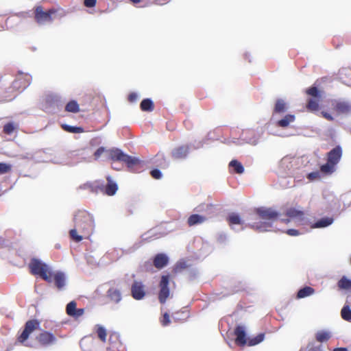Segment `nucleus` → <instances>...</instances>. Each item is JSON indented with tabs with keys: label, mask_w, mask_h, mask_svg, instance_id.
<instances>
[{
	"label": "nucleus",
	"mask_w": 351,
	"mask_h": 351,
	"mask_svg": "<svg viewBox=\"0 0 351 351\" xmlns=\"http://www.w3.org/2000/svg\"><path fill=\"white\" fill-rule=\"evenodd\" d=\"M145 286L142 281L134 280L131 285V295L136 300H141L145 295Z\"/></svg>",
	"instance_id": "nucleus-13"
},
{
	"label": "nucleus",
	"mask_w": 351,
	"mask_h": 351,
	"mask_svg": "<svg viewBox=\"0 0 351 351\" xmlns=\"http://www.w3.org/2000/svg\"><path fill=\"white\" fill-rule=\"evenodd\" d=\"M56 12L55 9H50L45 12L41 6H37L34 11L35 21L40 25L53 21L52 15Z\"/></svg>",
	"instance_id": "nucleus-7"
},
{
	"label": "nucleus",
	"mask_w": 351,
	"mask_h": 351,
	"mask_svg": "<svg viewBox=\"0 0 351 351\" xmlns=\"http://www.w3.org/2000/svg\"><path fill=\"white\" fill-rule=\"evenodd\" d=\"M169 276L162 275L160 282V291L158 295V299L161 304L165 303L167 298L169 295Z\"/></svg>",
	"instance_id": "nucleus-10"
},
{
	"label": "nucleus",
	"mask_w": 351,
	"mask_h": 351,
	"mask_svg": "<svg viewBox=\"0 0 351 351\" xmlns=\"http://www.w3.org/2000/svg\"><path fill=\"white\" fill-rule=\"evenodd\" d=\"M227 221L231 228L232 230L239 232L240 230H243L244 229L243 227L240 229H237L234 226L240 225L243 226L244 224V221L241 219L240 215L236 213H230L228 214L227 217Z\"/></svg>",
	"instance_id": "nucleus-20"
},
{
	"label": "nucleus",
	"mask_w": 351,
	"mask_h": 351,
	"mask_svg": "<svg viewBox=\"0 0 351 351\" xmlns=\"http://www.w3.org/2000/svg\"><path fill=\"white\" fill-rule=\"evenodd\" d=\"M155 162L162 168H167L169 167V162L167 161L163 154L158 153L155 158Z\"/></svg>",
	"instance_id": "nucleus-39"
},
{
	"label": "nucleus",
	"mask_w": 351,
	"mask_h": 351,
	"mask_svg": "<svg viewBox=\"0 0 351 351\" xmlns=\"http://www.w3.org/2000/svg\"><path fill=\"white\" fill-rule=\"evenodd\" d=\"M65 110L69 112L76 113L79 112L80 108L77 102L75 100L70 101L65 106Z\"/></svg>",
	"instance_id": "nucleus-40"
},
{
	"label": "nucleus",
	"mask_w": 351,
	"mask_h": 351,
	"mask_svg": "<svg viewBox=\"0 0 351 351\" xmlns=\"http://www.w3.org/2000/svg\"><path fill=\"white\" fill-rule=\"evenodd\" d=\"M293 158L287 156L281 159L279 163V169L282 173L290 176L293 173Z\"/></svg>",
	"instance_id": "nucleus-16"
},
{
	"label": "nucleus",
	"mask_w": 351,
	"mask_h": 351,
	"mask_svg": "<svg viewBox=\"0 0 351 351\" xmlns=\"http://www.w3.org/2000/svg\"><path fill=\"white\" fill-rule=\"evenodd\" d=\"M335 165L331 163L327 160V162L324 165H322L320 167V170L322 173L330 174L334 172Z\"/></svg>",
	"instance_id": "nucleus-41"
},
{
	"label": "nucleus",
	"mask_w": 351,
	"mask_h": 351,
	"mask_svg": "<svg viewBox=\"0 0 351 351\" xmlns=\"http://www.w3.org/2000/svg\"><path fill=\"white\" fill-rule=\"evenodd\" d=\"M75 227L79 231L89 233L94 228V219L89 213L85 210L78 211L74 216Z\"/></svg>",
	"instance_id": "nucleus-4"
},
{
	"label": "nucleus",
	"mask_w": 351,
	"mask_h": 351,
	"mask_svg": "<svg viewBox=\"0 0 351 351\" xmlns=\"http://www.w3.org/2000/svg\"><path fill=\"white\" fill-rule=\"evenodd\" d=\"M96 328H97L96 332H97L98 337L102 342H106V328L99 324H97Z\"/></svg>",
	"instance_id": "nucleus-42"
},
{
	"label": "nucleus",
	"mask_w": 351,
	"mask_h": 351,
	"mask_svg": "<svg viewBox=\"0 0 351 351\" xmlns=\"http://www.w3.org/2000/svg\"><path fill=\"white\" fill-rule=\"evenodd\" d=\"M190 147L189 145H180L175 147L171 151V157L174 160H184L189 154Z\"/></svg>",
	"instance_id": "nucleus-18"
},
{
	"label": "nucleus",
	"mask_w": 351,
	"mask_h": 351,
	"mask_svg": "<svg viewBox=\"0 0 351 351\" xmlns=\"http://www.w3.org/2000/svg\"><path fill=\"white\" fill-rule=\"evenodd\" d=\"M322 114L327 120L332 121L334 119L333 117L330 113H328L327 112L323 111V112H322Z\"/></svg>",
	"instance_id": "nucleus-61"
},
{
	"label": "nucleus",
	"mask_w": 351,
	"mask_h": 351,
	"mask_svg": "<svg viewBox=\"0 0 351 351\" xmlns=\"http://www.w3.org/2000/svg\"><path fill=\"white\" fill-rule=\"evenodd\" d=\"M170 323L169 315L167 313H164L162 324L164 326H167Z\"/></svg>",
	"instance_id": "nucleus-58"
},
{
	"label": "nucleus",
	"mask_w": 351,
	"mask_h": 351,
	"mask_svg": "<svg viewBox=\"0 0 351 351\" xmlns=\"http://www.w3.org/2000/svg\"><path fill=\"white\" fill-rule=\"evenodd\" d=\"M31 75L19 73L16 79L12 82V88L17 90H23L31 84Z\"/></svg>",
	"instance_id": "nucleus-11"
},
{
	"label": "nucleus",
	"mask_w": 351,
	"mask_h": 351,
	"mask_svg": "<svg viewBox=\"0 0 351 351\" xmlns=\"http://www.w3.org/2000/svg\"><path fill=\"white\" fill-rule=\"evenodd\" d=\"M334 222V218L332 217H324L320 218L315 223H309L308 226H310L311 228H324L330 226Z\"/></svg>",
	"instance_id": "nucleus-23"
},
{
	"label": "nucleus",
	"mask_w": 351,
	"mask_h": 351,
	"mask_svg": "<svg viewBox=\"0 0 351 351\" xmlns=\"http://www.w3.org/2000/svg\"><path fill=\"white\" fill-rule=\"evenodd\" d=\"M62 128L69 133L80 134L84 132V129L82 127L72 126L67 124L62 125Z\"/></svg>",
	"instance_id": "nucleus-38"
},
{
	"label": "nucleus",
	"mask_w": 351,
	"mask_h": 351,
	"mask_svg": "<svg viewBox=\"0 0 351 351\" xmlns=\"http://www.w3.org/2000/svg\"><path fill=\"white\" fill-rule=\"evenodd\" d=\"M77 230L78 229L75 227V228L71 229L70 230L69 234H70L71 238L73 241H75L76 242H80V241H81L82 240V237L79 235V234H77Z\"/></svg>",
	"instance_id": "nucleus-50"
},
{
	"label": "nucleus",
	"mask_w": 351,
	"mask_h": 351,
	"mask_svg": "<svg viewBox=\"0 0 351 351\" xmlns=\"http://www.w3.org/2000/svg\"><path fill=\"white\" fill-rule=\"evenodd\" d=\"M60 102V97L56 94H48L45 96L43 106L45 111L51 112L52 109L58 107Z\"/></svg>",
	"instance_id": "nucleus-14"
},
{
	"label": "nucleus",
	"mask_w": 351,
	"mask_h": 351,
	"mask_svg": "<svg viewBox=\"0 0 351 351\" xmlns=\"http://www.w3.org/2000/svg\"><path fill=\"white\" fill-rule=\"evenodd\" d=\"M77 303L71 301L66 305V312L68 315L77 319L84 313V308H77Z\"/></svg>",
	"instance_id": "nucleus-21"
},
{
	"label": "nucleus",
	"mask_w": 351,
	"mask_h": 351,
	"mask_svg": "<svg viewBox=\"0 0 351 351\" xmlns=\"http://www.w3.org/2000/svg\"><path fill=\"white\" fill-rule=\"evenodd\" d=\"M140 107L143 111L152 112L154 110V103L151 99H144L141 102Z\"/></svg>",
	"instance_id": "nucleus-35"
},
{
	"label": "nucleus",
	"mask_w": 351,
	"mask_h": 351,
	"mask_svg": "<svg viewBox=\"0 0 351 351\" xmlns=\"http://www.w3.org/2000/svg\"><path fill=\"white\" fill-rule=\"evenodd\" d=\"M286 215L290 218L295 219L301 225L307 226L311 223V220L305 217L304 212L295 208L287 209Z\"/></svg>",
	"instance_id": "nucleus-12"
},
{
	"label": "nucleus",
	"mask_w": 351,
	"mask_h": 351,
	"mask_svg": "<svg viewBox=\"0 0 351 351\" xmlns=\"http://www.w3.org/2000/svg\"><path fill=\"white\" fill-rule=\"evenodd\" d=\"M341 156L342 149L339 145H337L328 152L327 160L336 165L339 162Z\"/></svg>",
	"instance_id": "nucleus-25"
},
{
	"label": "nucleus",
	"mask_w": 351,
	"mask_h": 351,
	"mask_svg": "<svg viewBox=\"0 0 351 351\" xmlns=\"http://www.w3.org/2000/svg\"><path fill=\"white\" fill-rule=\"evenodd\" d=\"M138 97V95L136 93H131L128 95V101L132 103L135 102L137 100Z\"/></svg>",
	"instance_id": "nucleus-59"
},
{
	"label": "nucleus",
	"mask_w": 351,
	"mask_h": 351,
	"mask_svg": "<svg viewBox=\"0 0 351 351\" xmlns=\"http://www.w3.org/2000/svg\"><path fill=\"white\" fill-rule=\"evenodd\" d=\"M315 290L311 287H304L300 289L297 294L298 298H303L312 295Z\"/></svg>",
	"instance_id": "nucleus-37"
},
{
	"label": "nucleus",
	"mask_w": 351,
	"mask_h": 351,
	"mask_svg": "<svg viewBox=\"0 0 351 351\" xmlns=\"http://www.w3.org/2000/svg\"><path fill=\"white\" fill-rule=\"evenodd\" d=\"M338 287L343 290L351 289V280L343 276L337 282Z\"/></svg>",
	"instance_id": "nucleus-36"
},
{
	"label": "nucleus",
	"mask_w": 351,
	"mask_h": 351,
	"mask_svg": "<svg viewBox=\"0 0 351 351\" xmlns=\"http://www.w3.org/2000/svg\"><path fill=\"white\" fill-rule=\"evenodd\" d=\"M54 284L58 290L64 289L66 285V274L60 271L56 272L53 274Z\"/></svg>",
	"instance_id": "nucleus-24"
},
{
	"label": "nucleus",
	"mask_w": 351,
	"mask_h": 351,
	"mask_svg": "<svg viewBox=\"0 0 351 351\" xmlns=\"http://www.w3.org/2000/svg\"><path fill=\"white\" fill-rule=\"evenodd\" d=\"M332 351H348L347 348H334Z\"/></svg>",
	"instance_id": "nucleus-64"
},
{
	"label": "nucleus",
	"mask_w": 351,
	"mask_h": 351,
	"mask_svg": "<svg viewBox=\"0 0 351 351\" xmlns=\"http://www.w3.org/2000/svg\"><path fill=\"white\" fill-rule=\"evenodd\" d=\"M106 180L108 182L105 187V193L109 196L114 195L118 190V185L110 176L106 177Z\"/></svg>",
	"instance_id": "nucleus-30"
},
{
	"label": "nucleus",
	"mask_w": 351,
	"mask_h": 351,
	"mask_svg": "<svg viewBox=\"0 0 351 351\" xmlns=\"http://www.w3.org/2000/svg\"><path fill=\"white\" fill-rule=\"evenodd\" d=\"M40 328V322L37 319H31L27 321L25 324V328L21 334L18 337L20 343H23L28 338L29 335L36 329Z\"/></svg>",
	"instance_id": "nucleus-9"
},
{
	"label": "nucleus",
	"mask_w": 351,
	"mask_h": 351,
	"mask_svg": "<svg viewBox=\"0 0 351 351\" xmlns=\"http://www.w3.org/2000/svg\"><path fill=\"white\" fill-rule=\"evenodd\" d=\"M341 317L346 321H351V309L349 306H344L341 309Z\"/></svg>",
	"instance_id": "nucleus-44"
},
{
	"label": "nucleus",
	"mask_w": 351,
	"mask_h": 351,
	"mask_svg": "<svg viewBox=\"0 0 351 351\" xmlns=\"http://www.w3.org/2000/svg\"><path fill=\"white\" fill-rule=\"evenodd\" d=\"M71 158L69 153L64 154V153H58L53 156L52 154L49 158V162H52L56 165H73L74 163L71 162L69 160V158Z\"/></svg>",
	"instance_id": "nucleus-19"
},
{
	"label": "nucleus",
	"mask_w": 351,
	"mask_h": 351,
	"mask_svg": "<svg viewBox=\"0 0 351 351\" xmlns=\"http://www.w3.org/2000/svg\"><path fill=\"white\" fill-rule=\"evenodd\" d=\"M295 120L294 114H286L283 115H271L270 121L277 127L286 128L290 123H293Z\"/></svg>",
	"instance_id": "nucleus-8"
},
{
	"label": "nucleus",
	"mask_w": 351,
	"mask_h": 351,
	"mask_svg": "<svg viewBox=\"0 0 351 351\" xmlns=\"http://www.w3.org/2000/svg\"><path fill=\"white\" fill-rule=\"evenodd\" d=\"M285 232L291 237H297L303 234V232H300L298 230L296 229H288L286 230Z\"/></svg>",
	"instance_id": "nucleus-55"
},
{
	"label": "nucleus",
	"mask_w": 351,
	"mask_h": 351,
	"mask_svg": "<svg viewBox=\"0 0 351 351\" xmlns=\"http://www.w3.org/2000/svg\"><path fill=\"white\" fill-rule=\"evenodd\" d=\"M217 240L219 243L225 244L228 240L227 234L224 232H219L217 234Z\"/></svg>",
	"instance_id": "nucleus-52"
},
{
	"label": "nucleus",
	"mask_w": 351,
	"mask_h": 351,
	"mask_svg": "<svg viewBox=\"0 0 351 351\" xmlns=\"http://www.w3.org/2000/svg\"><path fill=\"white\" fill-rule=\"evenodd\" d=\"M307 179L312 182L321 178V173L319 171L311 172L306 175Z\"/></svg>",
	"instance_id": "nucleus-49"
},
{
	"label": "nucleus",
	"mask_w": 351,
	"mask_h": 351,
	"mask_svg": "<svg viewBox=\"0 0 351 351\" xmlns=\"http://www.w3.org/2000/svg\"><path fill=\"white\" fill-rule=\"evenodd\" d=\"M288 107L287 103L282 99H278L276 101L272 115H283L287 110Z\"/></svg>",
	"instance_id": "nucleus-29"
},
{
	"label": "nucleus",
	"mask_w": 351,
	"mask_h": 351,
	"mask_svg": "<svg viewBox=\"0 0 351 351\" xmlns=\"http://www.w3.org/2000/svg\"><path fill=\"white\" fill-rule=\"evenodd\" d=\"M262 134L263 132L261 130L247 129L242 131L240 135V140L245 143L256 145L258 143Z\"/></svg>",
	"instance_id": "nucleus-6"
},
{
	"label": "nucleus",
	"mask_w": 351,
	"mask_h": 351,
	"mask_svg": "<svg viewBox=\"0 0 351 351\" xmlns=\"http://www.w3.org/2000/svg\"><path fill=\"white\" fill-rule=\"evenodd\" d=\"M150 174L154 179H160L162 176V172L158 169H154L150 171Z\"/></svg>",
	"instance_id": "nucleus-54"
},
{
	"label": "nucleus",
	"mask_w": 351,
	"mask_h": 351,
	"mask_svg": "<svg viewBox=\"0 0 351 351\" xmlns=\"http://www.w3.org/2000/svg\"><path fill=\"white\" fill-rule=\"evenodd\" d=\"M255 213L261 220L249 223V227L259 232L271 231L273 223L279 216L278 212L271 208L260 207L255 209Z\"/></svg>",
	"instance_id": "nucleus-1"
},
{
	"label": "nucleus",
	"mask_w": 351,
	"mask_h": 351,
	"mask_svg": "<svg viewBox=\"0 0 351 351\" xmlns=\"http://www.w3.org/2000/svg\"><path fill=\"white\" fill-rule=\"evenodd\" d=\"M300 351H322L321 346H312L308 350H300Z\"/></svg>",
	"instance_id": "nucleus-63"
},
{
	"label": "nucleus",
	"mask_w": 351,
	"mask_h": 351,
	"mask_svg": "<svg viewBox=\"0 0 351 351\" xmlns=\"http://www.w3.org/2000/svg\"><path fill=\"white\" fill-rule=\"evenodd\" d=\"M107 295L110 298V300L114 303H119L121 299V291L116 288H110L107 291Z\"/></svg>",
	"instance_id": "nucleus-31"
},
{
	"label": "nucleus",
	"mask_w": 351,
	"mask_h": 351,
	"mask_svg": "<svg viewBox=\"0 0 351 351\" xmlns=\"http://www.w3.org/2000/svg\"><path fill=\"white\" fill-rule=\"evenodd\" d=\"M330 337V332L326 330H319L315 334L316 340L320 343L327 341Z\"/></svg>",
	"instance_id": "nucleus-34"
},
{
	"label": "nucleus",
	"mask_w": 351,
	"mask_h": 351,
	"mask_svg": "<svg viewBox=\"0 0 351 351\" xmlns=\"http://www.w3.org/2000/svg\"><path fill=\"white\" fill-rule=\"evenodd\" d=\"M97 0H84V4L86 8H93L96 5Z\"/></svg>",
	"instance_id": "nucleus-57"
},
{
	"label": "nucleus",
	"mask_w": 351,
	"mask_h": 351,
	"mask_svg": "<svg viewBox=\"0 0 351 351\" xmlns=\"http://www.w3.org/2000/svg\"><path fill=\"white\" fill-rule=\"evenodd\" d=\"M235 342L239 346H245L247 343L245 328L243 326H237L234 329Z\"/></svg>",
	"instance_id": "nucleus-26"
},
{
	"label": "nucleus",
	"mask_w": 351,
	"mask_h": 351,
	"mask_svg": "<svg viewBox=\"0 0 351 351\" xmlns=\"http://www.w3.org/2000/svg\"><path fill=\"white\" fill-rule=\"evenodd\" d=\"M204 141H198V142H195V143L192 145V146H193V147L194 149H199V148L202 147H203V145H204Z\"/></svg>",
	"instance_id": "nucleus-60"
},
{
	"label": "nucleus",
	"mask_w": 351,
	"mask_h": 351,
	"mask_svg": "<svg viewBox=\"0 0 351 351\" xmlns=\"http://www.w3.org/2000/svg\"><path fill=\"white\" fill-rule=\"evenodd\" d=\"M37 341L44 346H49L57 341L56 337L50 332L43 331L36 337Z\"/></svg>",
	"instance_id": "nucleus-17"
},
{
	"label": "nucleus",
	"mask_w": 351,
	"mask_h": 351,
	"mask_svg": "<svg viewBox=\"0 0 351 351\" xmlns=\"http://www.w3.org/2000/svg\"><path fill=\"white\" fill-rule=\"evenodd\" d=\"M165 234L160 232L157 228L150 229L147 232L143 234L141 237V240L134 243L132 247L126 250V253H132L138 249L142 245L143 241H151L153 239L160 238Z\"/></svg>",
	"instance_id": "nucleus-5"
},
{
	"label": "nucleus",
	"mask_w": 351,
	"mask_h": 351,
	"mask_svg": "<svg viewBox=\"0 0 351 351\" xmlns=\"http://www.w3.org/2000/svg\"><path fill=\"white\" fill-rule=\"evenodd\" d=\"M334 108L339 114H348L351 112V103L348 101H337Z\"/></svg>",
	"instance_id": "nucleus-27"
},
{
	"label": "nucleus",
	"mask_w": 351,
	"mask_h": 351,
	"mask_svg": "<svg viewBox=\"0 0 351 351\" xmlns=\"http://www.w3.org/2000/svg\"><path fill=\"white\" fill-rule=\"evenodd\" d=\"M169 263V257L167 254L164 253L157 254L153 260L154 265L157 269H162L166 265H167Z\"/></svg>",
	"instance_id": "nucleus-28"
},
{
	"label": "nucleus",
	"mask_w": 351,
	"mask_h": 351,
	"mask_svg": "<svg viewBox=\"0 0 351 351\" xmlns=\"http://www.w3.org/2000/svg\"><path fill=\"white\" fill-rule=\"evenodd\" d=\"M108 159L112 160V168L114 170L120 171L122 169V165L117 162L125 163L130 171L134 172V167L141 164V160L136 157H133L125 154L121 149L112 148L108 150Z\"/></svg>",
	"instance_id": "nucleus-2"
},
{
	"label": "nucleus",
	"mask_w": 351,
	"mask_h": 351,
	"mask_svg": "<svg viewBox=\"0 0 351 351\" xmlns=\"http://www.w3.org/2000/svg\"><path fill=\"white\" fill-rule=\"evenodd\" d=\"M71 158H77V161L75 163L80 162H91L93 159L88 149H83L77 151H71L69 152Z\"/></svg>",
	"instance_id": "nucleus-15"
},
{
	"label": "nucleus",
	"mask_w": 351,
	"mask_h": 351,
	"mask_svg": "<svg viewBox=\"0 0 351 351\" xmlns=\"http://www.w3.org/2000/svg\"><path fill=\"white\" fill-rule=\"evenodd\" d=\"M186 267L187 264L185 261H180L176 263L173 269L175 272H179L182 269H185Z\"/></svg>",
	"instance_id": "nucleus-53"
},
{
	"label": "nucleus",
	"mask_w": 351,
	"mask_h": 351,
	"mask_svg": "<svg viewBox=\"0 0 351 351\" xmlns=\"http://www.w3.org/2000/svg\"><path fill=\"white\" fill-rule=\"evenodd\" d=\"M12 168V165L5 163V162H0V175L5 174L11 171Z\"/></svg>",
	"instance_id": "nucleus-45"
},
{
	"label": "nucleus",
	"mask_w": 351,
	"mask_h": 351,
	"mask_svg": "<svg viewBox=\"0 0 351 351\" xmlns=\"http://www.w3.org/2000/svg\"><path fill=\"white\" fill-rule=\"evenodd\" d=\"M51 152L49 149L38 151L32 155V159L36 162H49V158L51 155Z\"/></svg>",
	"instance_id": "nucleus-22"
},
{
	"label": "nucleus",
	"mask_w": 351,
	"mask_h": 351,
	"mask_svg": "<svg viewBox=\"0 0 351 351\" xmlns=\"http://www.w3.org/2000/svg\"><path fill=\"white\" fill-rule=\"evenodd\" d=\"M265 338V334L264 333H260L257 336L250 339L248 341V346H256L261 342H262L264 340Z\"/></svg>",
	"instance_id": "nucleus-43"
},
{
	"label": "nucleus",
	"mask_w": 351,
	"mask_h": 351,
	"mask_svg": "<svg viewBox=\"0 0 351 351\" xmlns=\"http://www.w3.org/2000/svg\"><path fill=\"white\" fill-rule=\"evenodd\" d=\"M319 108L318 101L310 99L307 104V108L312 111L317 110Z\"/></svg>",
	"instance_id": "nucleus-48"
},
{
	"label": "nucleus",
	"mask_w": 351,
	"mask_h": 351,
	"mask_svg": "<svg viewBox=\"0 0 351 351\" xmlns=\"http://www.w3.org/2000/svg\"><path fill=\"white\" fill-rule=\"evenodd\" d=\"M206 217L198 214H193L191 215L188 218V224L189 226H193L195 225L203 223L204 221H206Z\"/></svg>",
	"instance_id": "nucleus-32"
},
{
	"label": "nucleus",
	"mask_w": 351,
	"mask_h": 351,
	"mask_svg": "<svg viewBox=\"0 0 351 351\" xmlns=\"http://www.w3.org/2000/svg\"><path fill=\"white\" fill-rule=\"evenodd\" d=\"M202 247L201 248V252H199L202 256H206L212 251V247L207 242H202Z\"/></svg>",
	"instance_id": "nucleus-46"
},
{
	"label": "nucleus",
	"mask_w": 351,
	"mask_h": 351,
	"mask_svg": "<svg viewBox=\"0 0 351 351\" xmlns=\"http://www.w3.org/2000/svg\"><path fill=\"white\" fill-rule=\"evenodd\" d=\"M180 313H176L173 314V318L175 319V320H185L188 315H185L184 317H180Z\"/></svg>",
	"instance_id": "nucleus-62"
},
{
	"label": "nucleus",
	"mask_w": 351,
	"mask_h": 351,
	"mask_svg": "<svg viewBox=\"0 0 351 351\" xmlns=\"http://www.w3.org/2000/svg\"><path fill=\"white\" fill-rule=\"evenodd\" d=\"M306 93L308 95H309L312 97H314L315 98L319 99L321 97L320 93H319V90L317 89V88L315 86H313L310 88L306 89Z\"/></svg>",
	"instance_id": "nucleus-47"
},
{
	"label": "nucleus",
	"mask_w": 351,
	"mask_h": 351,
	"mask_svg": "<svg viewBox=\"0 0 351 351\" xmlns=\"http://www.w3.org/2000/svg\"><path fill=\"white\" fill-rule=\"evenodd\" d=\"M14 129L15 128L12 122H9L3 126V132L7 134H11L14 132Z\"/></svg>",
	"instance_id": "nucleus-51"
},
{
	"label": "nucleus",
	"mask_w": 351,
	"mask_h": 351,
	"mask_svg": "<svg viewBox=\"0 0 351 351\" xmlns=\"http://www.w3.org/2000/svg\"><path fill=\"white\" fill-rule=\"evenodd\" d=\"M29 269L33 275L39 276L47 282H52L53 272L51 267L39 259L32 258L29 263Z\"/></svg>",
	"instance_id": "nucleus-3"
},
{
	"label": "nucleus",
	"mask_w": 351,
	"mask_h": 351,
	"mask_svg": "<svg viewBox=\"0 0 351 351\" xmlns=\"http://www.w3.org/2000/svg\"><path fill=\"white\" fill-rule=\"evenodd\" d=\"M230 168L236 173L241 174L244 172V167L243 165L237 160H232L229 163Z\"/></svg>",
	"instance_id": "nucleus-33"
},
{
	"label": "nucleus",
	"mask_w": 351,
	"mask_h": 351,
	"mask_svg": "<svg viewBox=\"0 0 351 351\" xmlns=\"http://www.w3.org/2000/svg\"><path fill=\"white\" fill-rule=\"evenodd\" d=\"M105 151V147H99L94 153L95 160H97Z\"/></svg>",
	"instance_id": "nucleus-56"
}]
</instances>
